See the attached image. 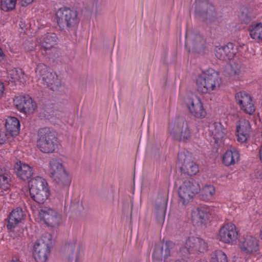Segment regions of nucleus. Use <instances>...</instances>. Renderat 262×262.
Listing matches in <instances>:
<instances>
[{
    "label": "nucleus",
    "instance_id": "1",
    "mask_svg": "<svg viewBox=\"0 0 262 262\" xmlns=\"http://www.w3.org/2000/svg\"><path fill=\"white\" fill-rule=\"evenodd\" d=\"M200 70L201 73L198 75V92L210 93L220 87L221 78L217 72L212 68Z\"/></svg>",
    "mask_w": 262,
    "mask_h": 262
},
{
    "label": "nucleus",
    "instance_id": "2",
    "mask_svg": "<svg viewBox=\"0 0 262 262\" xmlns=\"http://www.w3.org/2000/svg\"><path fill=\"white\" fill-rule=\"evenodd\" d=\"M48 171L50 178L56 183V187L67 191L71 185L72 178L65 169L61 160L51 159Z\"/></svg>",
    "mask_w": 262,
    "mask_h": 262
},
{
    "label": "nucleus",
    "instance_id": "3",
    "mask_svg": "<svg viewBox=\"0 0 262 262\" xmlns=\"http://www.w3.org/2000/svg\"><path fill=\"white\" fill-rule=\"evenodd\" d=\"M58 145L57 138L54 133L48 128L39 130L37 139V146L44 153L53 152Z\"/></svg>",
    "mask_w": 262,
    "mask_h": 262
},
{
    "label": "nucleus",
    "instance_id": "4",
    "mask_svg": "<svg viewBox=\"0 0 262 262\" xmlns=\"http://www.w3.org/2000/svg\"><path fill=\"white\" fill-rule=\"evenodd\" d=\"M30 193L31 198L38 204H43L48 199L50 191L47 181L37 177L30 182Z\"/></svg>",
    "mask_w": 262,
    "mask_h": 262
},
{
    "label": "nucleus",
    "instance_id": "5",
    "mask_svg": "<svg viewBox=\"0 0 262 262\" xmlns=\"http://www.w3.org/2000/svg\"><path fill=\"white\" fill-rule=\"evenodd\" d=\"M55 18L58 26L61 29L66 27L74 28L79 22L77 11L66 7H61L56 11Z\"/></svg>",
    "mask_w": 262,
    "mask_h": 262
},
{
    "label": "nucleus",
    "instance_id": "6",
    "mask_svg": "<svg viewBox=\"0 0 262 262\" xmlns=\"http://www.w3.org/2000/svg\"><path fill=\"white\" fill-rule=\"evenodd\" d=\"M52 235L45 233L34 244L33 256L36 262H46L50 254Z\"/></svg>",
    "mask_w": 262,
    "mask_h": 262
},
{
    "label": "nucleus",
    "instance_id": "7",
    "mask_svg": "<svg viewBox=\"0 0 262 262\" xmlns=\"http://www.w3.org/2000/svg\"><path fill=\"white\" fill-rule=\"evenodd\" d=\"M214 6L208 0L198 2V19L209 24L215 19Z\"/></svg>",
    "mask_w": 262,
    "mask_h": 262
},
{
    "label": "nucleus",
    "instance_id": "8",
    "mask_svg": "<svg viewBox=\"0 0 262 262\" xmlns=\"http://www.w3.org/2000/svg\"><path fill=\"white\" fill-rule=\"evenodd\" d=\"M40 220L49 226L59 225L62 222L61 214L53 208L44 207L38 213Z\"/></svg>",
    "mask_w": 262,
    "mask_h": 262
},
{
    "label": "nucleus",
    "instance_id": "9",
    "mask_svg": "<svg viewBox=\"0 0 262 262\" xmlns=\"http://www.w3.org/2000/svg\"><path fill=\"white\" fill-rule=\"evenodd\" d=\"M178 193L182 205L186 206L191 202L195 196L196 186L192 181L186 180L180 187Z\"/></svg>",
    "mask_w": 262,
    "mask_h": 262
},
{
    "label": "nucleus",
    "instance_id": "10",
    "mask_svg": "<svg viewBox=\"0 0 262 262\" xmlns=\"http://www.w3.org/2000/svg\"><path fill=\"white\" fill-rule=\"evenodd\" d=\"M13 103L16 108L25 114L33 113L37 108L36 102L29 95L15 96Z\"/></svg>",
    "mask_w": 262,
    "mask_h": 262
},
{
    "label": "nucleus",
    "instance_id": "11",
    "mask_svg": "<svg viewBox=\"0 0 262 262\" xmlns=\"http://www.w3.org/2000/svg\"><path fill=\"white\" fill-rule=\"evenodd\" d=\"M220 241L228 244H234L238 238V231L234 224L227 223L224 225L219 233Z\"/></svg>",
    "mask_w": 262,
    "mask_h": 262
},
{
    "label": "nucleus",
    "instance_id": "12",
    "mask_svg": "<svg viewBox=\"0 0 262 262\" xmlns=\"http://www.w3.org/2000/svg\"><path fill=\"white\" fill-rule=\"evenodd\" d=\"M170 135L176 140L185 141L188 140L191 135V132L187 123L181 121L170 126Z\"/></svg>",
    "mask_w": 262,
    "mask_h": 262
},
{
    "label": "nucleus",
    "instance_id": "13",
    "mask_svg": "<svg viewBox=\"0 0 262 262\" xmlns=\"http://www.w3.org/2000/svg\"><path fill=\"white\" fill-rule=\"evenodd\" d=\"M235 98L241 110L249 115H252L255 111V106L250 94L245 91L236 93Z\"/></svg>",
    "mask_w": 262,
    "mask_h": 262
},
{
    "label": "nucleus",
    "instance_id": "14",
    "mask_svg": "<svg viewBox=\"0 0 262 262\" xmlns=\"http://www.w3.org/2000/svg\"><path fill=\"white\" fill-rule=\"evenodd\" d=\"M209 135L212 138L214 142L217 145H220L224 142L226 135L225 128L220 122L210 123L208 125Z\"/></svg>",
    "mask_w": 262,
    "mask_h": 262
},
{
    "label": "nucleus",
    "instance_id": "15",
    "mask_svg": "<svg viewBox=\"0 0 262 262\" xmlns=\"http://www.w3.org/2000/svg\"><path fill=\"white\" fill-rule=\"evenodd\" d=\"M222 163L225 166H230L238 163L240 160V153L234 147H231L222 156Z\"/></svg>",
    "mask_w": 262,
    "mask_h": 262
},
{
    "label": "nucleus",
    "instance_id": "16",
    "mask_svg": "<svg viewBox=\"0 0 262 262\" xmlns=\"http://www.w3.org/2000/svg\"><path fill=\"white\" fill-rule=\"evenodd\" d=\"M251 125L248 120L243 119L239 121L236 126V136L238 142L243 143L249 138Z\"/></svg>",
    "mask_w": 262,
    "mask_h": 262
},
{
    "label": "nucleus",
    "instance_id": "17",
    "mask_svg": "<svg viewBox=\"0 0 262 262\" xmlns=\"http://www.w3.org/2000/svg\"><path fill=\"white\" fill-rule=\"evenodd\" d=\"M241 250L245 253L253 254L259 250L258 240L252 236H247L239 245Z\"/></svg>",
    "mask_w": 262,
    "mask_h": 262
},
{
    "label": "nucleus",
    "instance_id": "18",
    "mask_svg": "<svg viewBox=\"0 0 262 262\" xmlns=\"http://www.w3.org/2000/svg\"><path fill=\"white\" fill-rule=\"evenodd\" d=\"M40 82L53 91L57 90L61 86V82L56 74L49 71L42 77Z\"/></svg>",
    "mask_w": 262,
    "mask_h": 262
},
{
    "label": "nucleus",
    "instance_id": "19",
    "mask_svg": "<svg viewBox=\"0 0 262 262\" xmlns=\"http://www.w3.org/2000/svg\"><path fill=\"white\" fill-rule=\"evenodd\" d=\"M182 171L189 176L196 174V162L195 158L191 155H185L183 163L181 166Z\"/></svg>",
    "mask_w": 262,
    "mask_h": 262
},
{
    "label": "nucleus",
    "instance_id": "20",
    "mask_svg": "<svg viewBox=\"0 0 262 262\" xmlns=\"http://www.w3.org/2000/svg\"><path fill=\"white\" fill-rule=\"evenodd\" d=\"M5 127L7 133L13 138L17 136L20 131V122L19 120L12 116L8 117L6 119Z\"/></svg>",
    "mask_w": 262,
    "mask_h": 262
},
{
    "label": "nucleus",
    "instance_id": "21",
    "mask_svg": "<svg viewBox=\"0 0 262 262\" xmlns=\"http://www.w3.org/2000/svg\"><path fill=\"white\" fill-rule=\"evenodd\" d=\"M15 169L18 177L23 180L29 179L33 173L32 168L29 165L21 161L16 163Z\"/></svg>",
    "mask_w": 262,
    "mask_h": 262
},
{
    "label": "nucleus",
    "instance_id": "22",
    "mask_svg": "<svg viewBox=\"0 0 262 262\" xmlns=\"http://www.w3.org/2000/svg\"><path fill=\"white\" fill-rule=\"evenodd\" d=\"M173 246V243L170 241L166 242L162 247L156 246L154 251L153 258L160 259L162 257L166 258L169 257L170 255V248Z\"/></svg>",
    "mask_w": 262,
    "mask_h": 262
},
{
    "label": "nucleus",
    "instance_id": "23",
    "mask_svg": "<svg viewBox=\"0 0 262 262\" xmlns=\"http://www.w3.org/2000/svg\"><path fill=\"white\" fill-rule=\"evenodd\" d=\"M7 74V79L9 82L20 84L25 81V74L21 69H12L9 70Z\"/></svg>",
    "mask_w": 262,
    "mask_h": 262
},
{
    "label": "nucleus",
    "instance_id": "24",
    "mask_svg": "<svg viewBox=\"0 0 262 262\" xmlns=\"http://www.w3.org/2000/svg\"><path fill=\"white\" fill-rule=\"evenodd\" d=\"M24 216V212L21 208H17L12 211L9 215L8 223L7 224L8 229H11L20 223Z\"/></svg>",
    "mask_w": 262,
    "mask_h": 262
},
{
    "label": "nucleus",
    "instance_id": "25",
    "mask_svg": "<svg viewBox=\"0 0 262 262\" xmlns=\"http://www.w3.org/2000/svg\"><path fill=\"white\" fill-rule=\"evenodd\" d=\"M215 192V189L213 185H207L200 189L198 198L203 201L208 202L212 200Z\"/></svg>",
    "mask_w": 262,
    "mask_h": 262
},
{
    "label": "nucleus",
    "instance_id": "26",
    "mask_svg": "<svg viewBox=\"0 0 262 262\" xmlns=\"http://www.w3.org/2000/svg\"><path fill=\"white\" fill-rule=\"evenodd\" d=\"M198 215L199 222L202 224H206L210 222V208L206 205L200 204L198 206Z\"/></svg>",
    "mask_w": 262,
    "mask_h": 262
},
{
    "label": "nucleus",
    "instance_id": "27",
    "mask_svg": "<svg viewBox=\"0 0 262 262\" xmlns=\"http://www.w3.org/2000/svg\"><path fill=\"white\" fill-rule=\"evenodd\" d=\"M196 99V95L195 94H189L185 99L184 103L187 109L192 116L196 117V108L195 99Z\"/></svg>",
    "mask_w": 262,
    "mask_h": 262
},
{
    "label": "nucleus",
    "instance_id": "28",
    "mask_svg": "<svg viewBox=\"0 0 262 262\" xmlns=\"http://www.w3.org/2000/svg\"><path fill=\"white\" fill-rule=\"evenodd\" d=\"M57 37L54 33H48L45 36L43 40L41 42V47L45 50L51 49L56 44Z\"/></svg>",
    "mask_w": 262,
    "mask_h": 262
},
{
    "label": "nucleus",
    "instance_id": "29",
    "mask_svg": "<svg viewBox=\"0 0 262 262\" xmlns=\"http://www.w3.org/2000/svg\"><path fill=\"white\" fill-rule=\"evenodd\" d=\"M251 38L255 40H262V23H257L251 25L249 29Z\"/></svg>",
    "mask_w": 262,
    "mask_h": 262
},
{
    "label": "nucleus",
    "instance_id": "30",
    "mask_svg": "<svg viewBox=\"0 0 262 262\" xmlns=\"http://www.w3.org/2000/svg\"><path fill=\"white\" fill-rule=\"evenodd\" d=\"M230 69L229 72V78L232 80H239L242 77L240 65L236 62L230 64Z\"/></svg>",
    "mask_w": 262,
    "mask_h": 262
},
{
    "label": "nucleus",
    "instance_id": "31",
    "mask_svg": "<svg viewBox=\"0 0 262 262\" xmlns=\"http://www.w3.org/2000/svg\"><path fill=\"white\" fill-rule=\"evenodd\" d=\"M10 179L7 171L0 168V188L4 190L8 189L10 186Z\"/></svg>",
    "mask_w": 262,
    "mask_h": 262
},
{
    "label": "nucleus",
    "instance_id": "32",
    "mask_svg": "<svg viewBox=\"0 0 262 262\" xmlns=\"http://www.w3.org/2000/svg\"><path fill=\"white\" fill-rule=\"evenodd\" d=\"M239 18L243 23L245 24L250 23L252 19L251 11L248 6H244L241 8Z\"/></svg>",
    "mask_w": 262,
    "mask_h": 262
},
{
    "label": "nucleus",
    "instance_id": "33",
    "mask_svg": "<svg viewBox=\"0 0 262 262\" xmlns=\"http://www.w3.org/2000/svg\"><path fill=\"white\" fill-rule=\"evenodd\" d=\"M225 51V60H231L234 58L238 52V49L235 46L233 43L228 42L224 46Z\"/></svg>",
    "mask_w": 262,
    "mask_h": 262
},
{
    "label": "nucleus",
    "instance_id": "34",
    "mask_svg": "<svg viewBox=\"0 0 262 262\" xmlns=\"http://www.w3.org/2000/svg\"><path fill=\"white\" fill-rule=\"evenodd\" d=\"M17 0H1L0 9L4 12H10L16 8Z\"/></svg>",
    "mask_w": 262,
    "mask_h": 262
},
{
    "label": "nucleus",
    "instance_id": "35",
    "mask_svg": "<svg viewBox=\"0 0 262 262\" xmlns=\"http://www.w3.org/2000/svg\"><path fill=\"white\" fill-rule=\"evenodd\" d=\"M167 202L165 199H163L156 204V212L157 216L159 217L165 218Z\"/></svg>",
    "mask_w": 262,
    "mask_h": 262
},
{
    "label": "nucleus",
    "instance_id": "36",
    "mask_svg": "<svg viewBox=\"0 0 262 262\" xmlns=\"http://www.w3.org/2000/svg\"><path fill=\"white\" fill-rule=\"evenodd\" d=\"M211 262H228L227 256L223 251L215 250L212 254Z\"/></svg>",
    "mask_w": 262,
    "mask_h": 262
},
{
    "label": "nucleus",
    "instance_id": "37",
    "mask_svg": "<svg viewBox=\"0 0 262 262\" xmlns=\"http://www.w3.org/2000/svg\"><path fill=\"white\" fill-rule=\"evenodd\" d=\"M185 248L189 253L195 252L196 249V237L194 236L189 237L185 243Z\"/></svg>",
    "mask_w": 262,
    "mask_h": 262
},
{
    "label": "nucleus",
    "instance_id": "38",
    "mask_svg": "<svg viewBox=\"0 0 262 262\" xmlns=\"http://www.w3.org/2000/svg\"><path fill=\"white\" fill-rule=\"evenodd\" d=\"M48 72L49 70L45 64L43 63H39L37 64L35 70V73L37 79L40 81L42 79V77L45 76L46 73Z\"/></svg>",
    "mask_w": 262,
    "mask_h": 262
},
{
    "label": "nucleus",
    "instance_id": "39",
    "mask_svg": "<svg viewBox=\"0 0 262 262\" xmlns=\"http://www.w3.org/2000/svg\"><path fill=\"white\" fill-rule=\"evenodd\" d=\"M80 248V245L79 244H76V243L69 245L67 247L68 252L71 253L72 254H74V250L75 251V254L76 255V261L78 260V256L79 255Z\"/></svg>",
    "mask_w": 262,
    "mask_h": 262
},
{
    "label": "nucleus",
    "instance_id": "40",
    "mask_svg": "<svg viewBox=\"0 0 262 262\" xmlns=\"http://www.w3.org/2000/svg\"><path fill=\"white\" fill-rule=\"evenodd\" d=\"M215 52V55L217 58L220 60H225V51L224 46L220 47H216Z\"/></svg>",
    "mask_w": 262,
    "mask_h": 262
},
{
    "label": "nucleus",
    "instance_id": "41",
    "mask_svg": "<svg viewBox=\"0 0 262 262\" xmlns=\"http://www.w3.org/2000/svg\"><path fill=\"white\" fill-rule=\"evenodd\" d=\"M13 138L7 133L0 130V145L11 141Z\"/></svg>",
    "mask_w": 262,
    "mask_h": 262
},
{
    "label": "nucleus",
    "instance_id": "42",
    "mask_svg": "<svg viewBox=\"0 0 262 262\" xmlns=\"http://www.w3.org/2000/svg\"><path fill=\"white\" fill-rule=\"evenodd\" d=\"M207 249V243L204 239L198 238V251L203 253L206 252Z\"/></svg>",
    "mask_w": 262,
    "mask_h": 262
},
{
    "label": "nucleus",
    "instance_id": "43",
    "mask_svg": "<svg viewBox=\"0 0 262 262\" xmlns=\"http://www.w3.org/2000/svg\"><path fill=\"white\" fill-rule=\"evenodd\" d=\"M198 107L199 108V112L198 111V118H205L206 116V112L204 110L202 101L199 98H198Z\"/></svg>",
    "mask_w": 262,
    "mask_h": 262
},
{
    "label": "nucleus",
    "instance_id": "44",
    "mask_svg": "<svg viewBox=\"0 0 262 262\" xmlns=\"http://www.w3.org/2000/svg\"><path fill=\"white\" fill-rule=\"evenodd\" d=\"M189 219L191 221L192 223L194 225L196 223V209L193 208L190 212V215L188 216Z\"/></svg>",
    "mask_w": 262,
    "mask_h": 262
},
{
    "label": "nucleus",
    "instance_id": "45",
    "mask_svg": "<svg viewBox=\"0 0 262 262\" xmlns=\"http://www.w3.org/2000/svg\"><path fill=\"white\" fill-rule=\"evenodd\" d=\"M35 0H20L21 6L26 7L32 4Z\"/></svg>",
    "mask_w": 262,
    "mask_h": 262
},
{
    "label": "nucleus",
    "instance_id": "46",
    "mask_svg": "<svg viewBox=\"0 0 262 262\" xmlns=\"http://www.w3.org/2000/svg\"><path fill=\"white\" fill-rule=\"evenodd\" d=\"M5 91V86L4 85V83L0 81V97H1L4 93Z\"/></svg>",
    "mask_w": 262,
    "mask_h": 262
},
{
    "label": "nucleus",
    "instance_id": "47",
    "mask_svg": "<svg viewBox=\"0 0 262 262\" xmlns=\"http://www.w3.org/2000/svg\"><path fill=\"white\" fill-rule=\"evenodd\" d=\"M19 26L22 29H24L26 28V24L24 20H20Z\"/></svg>",
    "mask_w": 262,
    "mask_h": 262
},
{
    "label": "nucleus",
    "instance_id": "48",
    "mask_svg": "<svg viewBox=\"0 0 262 262\" xmlns=\"http://www.w3.org/2000/svg\"><path fill=\"white\" fill-rule=\"evenodd\" d=\"M5 54L4 53V52L2 51V50L1 49V48H0V61H2V60H3L5 58Z\"/></svg>",
    "mask_w": 262,
    "mask_h": 262
},
{
    "label": "nucleus",
    "instance_id": "49",
    "mask_svg": "<svg viewBox=\"0 0 262 262\" xmlns=\"http://www.w3.org/2000/svg\"><path fill=\"white\" fill-rule=\"evenodd\" d=\"M29 44L31 45V47H29L28 48H27L26 47H25V50L27 51H32L34 49V46H33V45L31 43H29Z\"/></svg>",
    "mask_w": 262,
    "mask_h": 262
},
{
    "label": "nucleus",
    "instance_id": "50",
    "mask_svg": "<svg viewBox=\"0 0 262 262\" xmlns=\"http://www.w3.org/2000/svg\"><path fill=\"white\" fill-rule=\"evenodd\" d=\"M259 154L260 160L262 162V145L261 146L260 148L259 149Z\"/></svg>",
    "mask_w": 262,
    "mask_h": 262
},
{
    "label": "nucleus",
    "instance_id": "51",
    "mask_svg": "<svg viewBox=\"0 0 262 262\" xmlns=\"http://www.w3.org/2000/svg\"><path fill=\"white\" fill-rule=\"evenodd\" d=\"M187 41H187V40H186V42H185V46H186V48H187V50H188V51L189 53H191V50H190V49H189V48H188V42H187Z\"/></svg>",
    "mask_w": 262,
    "mask_h": 262
},
{
    "label": "nucleus",
    "instance_id": "52",
    "mask_svg": "<svg viewBox=\"0 0 262 262\" xmlns=\"http://www.w3.org/2000/svg\"><path fill=\"white\" fill-rule=\"evenodd\" d=\"M174 262H185L184 260H178L175 261Z\"/></svg>",
    "mask_w": 262,
    "mask_h": 262
},
{
    "label": "nucleus",
    "instance_id": "53",
    "mask_svg": "<svg viewBox=\"0 0 262 262\" xmlns=\"http://www.w3.org/2000/svg\"><path fill=\"white\" fill-rule=\"evenodd\" d=\"M11 262H19L17 259L12 260Z\"/></svg>",
    "mask_w": 262,
    "mask_h": 262
},
{
    "label": "nucleus",
    "instance_id": "54",
    "mask_svg": "<svg viewBox=\"0 0 262 262\" xmlns=\"http://www.w3.org/2000/svg\"><path fill=\"white\" fill-rule=\"evenodd\" d=\"M186 39H187V34H186Z\"/></svg>",
    "mask_w": 262,
    "mask_h": 262
}]
</instances>
